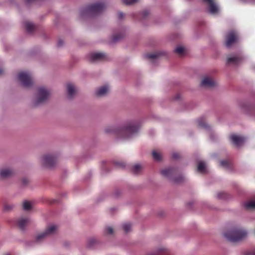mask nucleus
<instances>
[{
	"instance_id": "a211bd4d",
	"label": "nucleus",
	"mask_w": 255,
	"mask_h": 255,
	"mask_svg": "<svg viewBox=\"0 0 255 255\" xmlns=\"http://www.w3.org/2000/svg\"><path fill=\"white\" fill-rule=\"evenodd\" d=\"M198 125L200 128H204L206 130H207L209 133H210V127L206 124L205 119L204 118H200L198 121Z\"/></svg>"
},
{
	"instance_id": "c03bdc74",
	"label": "nucleus",
	"mask_w": 255,
	"mask_h": 255,
	"mask_svg": "<svg viewBox=\"0 0 255 255\" xmlns=\"http://www.w3.org/2000/svg\"><path fill=\"white\" fill-rule=\"evenodd\" d=\"M173 180L175 181V182H180L181 181V180H178V179H173Z\"/></svg>"
},
{
	"instance_id": "f3484780",
	"label": "nucleus",
	"mask_w": 255,
	"mask_h": 255,
	"mask_svg": "<svg viewBox=\"0 0 255 255\" xmlns=\"http://www.w3.org/2000/svg\"><path fill=\"white\" fill-rule=\"evenodd\" d=\"M105 54L101 52H95L90 55V59L92 61H96L102 60L105 57Z\"/></svg>"
},
{
	"instance_id": "2eb2a0df",
	"label": "nucleus",
	"mask_w": 255,
	"mask_h": 255,
	"mask_svg": "<svg viewBox=\"0 0 255 255\" xmlns=\"http://www.w3.org/2000/svg\"><path fill=\"white\" fill-rule=\"evenodd\" d=\"M109 91V87L107 85L102 86L96 91V95L98 97H103L106 95Z\"/></svg>"
},
{
	"instance_id": "423d86ee",
	"label": "nucleus",
	"mask_w": 255,
	"mask_h": 255,
	"mask_svg": "<svg viewBox=\"0 0 255 255\" xmlns=\"http://www.w3.org/2000/svg\"><path fill=\"white\" fill-rule=\"evenodd\" d=\"M39 162L44 167H52L56 163V158L52 154H46L40 157Z\"/></svg>"
},
{
	"instance_id": "c9c22d12",
	"label": "nucleus",
	"mask_w": 255,
	"mask_h": 255,
	"mask_svg": "<svg viewBox=\"0 0 255 255\" xmlns=\"http://www.w3.org/2000/svg\"><path fill=\"white\" fill-rule=\"evenodd\" d=\"M220 164L223 167H228L229 165V162L227 160H222L220 161Z\"/></svg>"
},
{
	"instance_id": "9d476101",
	"label": "nucleus",
	"mask_w": 255,
	"mask_h": 255,
	"mask_svg": "<svg viewBox=\"0 0 255 255\" xmlns=\"http://www.w3.org/2000/svg\"><path fill=\"white\" fill-rule=\"evenodd\" d=\"M14 170L10 167H4L0 169V179H5L14 174Z\"/></svg>"
},
{
	"instance_id": "f8f14e48",
	"label": "nucleus",
	"mask_w": 255,
	"mask_h": 255,
	"mask_svg": "<svg viewBox=\"0 0 255 255\" xmlns=\"http://www.w3.org/2000/svg\"><path fill=\"white\" fill-rule=\"evenodd\" d=\"M242 57L236 55H233L227 58V63L229 65H237L242 61Z\"/></svg>"
},
{
	"instance_id": "a18cd8bd",
	"label": "nucleus",
	"mask_w": 255,
	"mask_h": 255,
	"mask_svg": "<svg viewBox=\"0 0 255 255\" xmlns=\"http://www.w3.org/2000/svg\"><path fill=\"white\" fill-rule=\"evenodd\" d=\"M3 73V70L2 69H0V75H1Z\"/></svg>"
},
{
	"instance_id": "dca6fc26",
	"label": "nucleus",
	"mask_w": 255,
	"mask_h": 255,
	"mask_svg": "<svg viewBox=\"0 0 255 255\" xmlns=\"http://www.w3.org/2000/svg\"><path fill=\"white\" fill-rule=\"evenodd\" d=\"M30 222V219L28 218L21 217L17 220V225L21 230H24L25 227Z\"/></svg>"
},
{
	"instance_id": "f704fd0d",
	"label": "nucleus",
	"mask_w": 255,
	"mask_h": 255,
	"mask_svg": "<svg viewBox=\"0 0 255 255\" xmlns=\"http://www.w3.org/2000/svg\"><path fill=\"white\" fill-rule=\"evenodd\" d=\"M124 35L123 33L120 34V35H114L113 37V41L114 42H116L118 40L124 37Z\"/></svg>"
},
{
	"instance_id": "f257e3e1",
	"label": "nucleus",
	"mask_w": 255,
	"mask_h": 255,
	"mask_svg": "<svg viewBox=\"0 0 255 255\" xmlns=\"http://www.w3.org/2000/svg\"><path fill=\"white\" fill-rule=\"evenodd\" d=\"M139 128L138 122L130 121L121 126H108L105 128V132L109 134H115L124 139H128L134 136L138 132Z\"/></svg>"
},
{
	"instance_id": "e433bc0d",
	"label": "nucleus",
	"mask_w": 255,
	"mask_h": 255,
	"mask_svg": "<svg viewBox=\"0 0 255 255\" xmlns=\"http://www.w3.org/2000/svg\"><path fill=\"white\" fill-rule=\"evenodd\" d=\"M218 197L220 199L225 198V194L224 193H220L218 194Z\"/></svg>"
},
{
	"instance_id": "9b49d317",
	"label": "nucleus",
	"mask_w": 255,
	"mask_h": 255,
	"mask_svg": "<svg viewBox=\"0 0 255 255\" xmlns=\"http://www.w3.org/2000/svg\"><path fill=\"white\" fill-rule=\"evenodd\" d=\"M232 142L237 147L243 145L246 141V138L242 136L232 134L230 136Z\"/></svg>"
},
{
	"instance_id": "0eeeda50",
	"label": "nucleus",
	"mask_w": 255,
	"mask_h": 255,
	"mask_svg": "<svg viewBox=\"0 0 255 255\" xmlns=\"http://www.w3.org/2000/svg\"><path fill=\"white\" fill-rule=\"evenodd\" d=\"M57 230V227L54 224H50L46 228L43 233L38 234L35 239L36 242L40 243L46 237L49 235L54 234Z\"/></svg>"
},
{
	"instance_id": "473e14b6",
	"label": "nucleus",
	"mask_w": 255,
	"mask_h": 255,
	"mask_svg": "<svg viewBox=\"0 0 255 255\" xmlns=\"http://www.w3.org/2000/svg\"><path fill=\"white\" fill-rule=\"evenodd\" d=\"M137 0H123V1L125 4L130 5L135 3Z\"/></svg>"
},
{
	"instance_id": "aec40b11",
	"label": "nucleus",
	"mask_w": 255,
	"mask_h": 255,
	"mask_svg": "<svg viewBox=\"0 0 255 255\" xmlns=\"http://www.w3.org/2000/svg\"><path fill=\"white\" fill-rule=\"evenodd\" d=\"M24 26L27 32H32L35 28V26L32 23L26 21L24 23Z\"/></svg>"
},
{
	"instance_id": "58836bf2",
	"label": "nucleus",
	"mask_w": 255,
	"mask_h": 255,
	"mask_svg": "<svg viewBox=\"0 0 255 255\" xmlns=\"http://www.w3.org/2000/svg\"><path fill=\"white\" fill-rule=\"evenodd\" d=\"M63 44V41L61 39L59 40L57 42V45L58 46H61Z\"/></svg>"
},
{
	"instance_id": "c756f323",
	"label": "nucleus",
	"mask_w": 255,
	"mask_h": 255,
	"mask_svg": "<svg viewBox=\"0 0 255 255\" xmlns=\"http://www.w3.org/2000/svg\"><path fill=\"white\" fill-rule=\"evenodd\" d=\"M185 48L182 46H178L174 50L175 52L180 55H182L185 52Z\"/></svg>"
},
{
	"instance_id": "ea45409f",
	"label": "nucleus",
	"mask_w": 255,
	"mask_h": 255,
	"mask_svg": "<svg viewBox=\"0 0 255 255\" xmlns=\"http://www.w3.org/2000/svg\"><path fill=\"white\" fill-rule=\"evenodd\" d=\"M22 182L23 184L26 185L28 183V179H27L26 178H24L22 179Z\"/></svg>"
},
{
	"instance_id": "72a5a7b5",
	"label": "nucleus",
	"mask_w": 255,
	"mask_h": 255,
	"mask_svg": "<svg viewBox=\"0 0 255 255\" xmlns=\"http://www.w3.org/2000/svg\"><path fill=\"white\" fill-rule=\"evenodd\" d=\"M105 234L107 235H113L114 233L113 229L111 227H107L105 229Z\"/></svg>"
},
{
	"instance_id": "bb28decb",
	"label": "nucleus",
	"mask_w": 255,
	"mask_h": 255,
	"mask_svg": "<svg viewBox=\"0 0 255 255\" xmlns=\"http://www.w3.org/2000/svg\"><path fill=\"white\" fill-rule=\"evenodd\" d=\"M23 208L25 211H29L32 208V204L28 201H24L22 204Z\"/></svg>"
},
{
	"instance_id": "79ce46f5",
	"label": "nucleus",
	"mask_w": 255,
	"mask_h": 255,
	"mask_svg": "<svg viewBox=\"0 0 255 255\" xmlns=\"http://www.w3.org/2000/svg\"><path fill=\"white\" fill-rule=\"evenodd\" d=\"M116 164L117 166H121V167L124 166V164L122 163H116Z\"/></svg>"
},
{
	"instance_id": "4468645a",
	"label": "nucleus",
	"mask_w": 255,
	"mask_h": 255,
	"mask_svg": "<svg viewBox=\"0 0 255 255\" xmlns=\"http://www.w3.org/2000/svg\"><path fill=\"white\" fill-rule=\"evenodd\" d=\"M201 85L202 87L211 88L215 85V81L210 77H205L203 79Z\"/></svg>"
},
{
	"instance_id": "a19ab883",
	"label": "nucleus",
	"mask_w": 255,
	"mask_h": 255,
	"mask_svg": "<svg viewBox=\"0 0 255 255\" xmlns=\"http://www.w3.org/2000/svg\"><path fill=\"white\" fill-rule=\"evenodd\" d=\"M178 156H179V155L177 153H174L172 154V157L173 158H175V159L177 158L178 157Z\"/></svg>"
},
{
	"instance_id": "412c9836",
	"label": "nucleus",
	"mask_w": 255,
	"mask_h": 255,
	"mask_svg": "<svg viewBox=\"0 0 255 255\" xmlns=\"http://www.w3.org/2000/svg\"><path fill=\"white\" fill-rule=\"evenodd\" d=\"M161 53L159 52H155L153 53L147 54L145 55V57L151 60H156Z\"/></svg>"
},
{
	"instance_id": "b1692460",
	"label": "nucleus",
	"mask_w": 255,
	"mask_h": 255,
	"mask_svg": "<svg viewBox=\"0 0 255 255\" xmlns=\"http://www.w3.org/2000/svg\"><path fill=\"white\" fill-rule=\"evenodd\" d=\"M142 168L143 166L141 164H136L132 167V171L135 174H138L142 170Z\"/></svg>"
},
{
	"instance_id": "39448f33",
	"label": "nucleus",
	"mask_w": 255,
	"mask_h": 255,
	"mask_svg": "<svg viewBox=\"0 0 255 255\" xmlns=\"http://www.w3.org/2000/svg\"><path fill=\"white\" fill-rule=\"evenodd\" d=\"M17 79L22 86L24 87H30L33 84V79L31 74L25 71L19 73Z\"/></svg>"
},
{
	"instance_id": "f03ea898",
	"label": "nucleus",
	"mask_w": 255,
	"mask_h": 255,
	"mask_svg": "<svg viewBox=\"0 0 255 255\" xmlns=\"http://www.w3.org/2000/svg\"><path fill=\"white\" fill-rule=\"evenodd\" d=\"M247 231L240 227H233L224 234L226 239L233 243L243 240L247 237Z\"/></svg>"
},
{
	"instance_id": "7c9ffc66",
	"label": "nucleus",
	"mask_w": 255,
	"mask_h": 255,
	"mask_svg": "<svg viewBox=\"0 0 255 255\" xmlns=\"http://www.w3.org/2000/svg\"><path fill=\"white\" fill-rule=\"evenodd\" d=\"M243 255H255V248L252 249L246 250L243 253Z\"/></svg>"
},
{
	"instance_id": "4c0bfd02",
	"label": "nucleus",
	"mask_w": 255,
	"mask_h": 255,
	"mask_svg": "<svg viewBox=\"0 0 255 255\" xmlns=\"http://www.w3.org/2000/svg\"><path fill=\"white\" fill-rule=\"evenodd\" d=\"M124 14L123 12H119L118 13V17L119 19H122L124 17Z\"/></svg>"
},
{
	"instance_id": "ddd939ff",
	"label": "nucleus",
	"mask_w": 255,
	"mask_h": 255,
	"mask_svg": "<svg viewBox=\"0 0 255 255\" xmlns=\"http://www.w3.org/2000/svg\"><path fill=\"white\" fill-rule=\"evenodd\" d=\"M162 175L169 179H173V175L175 173V169L173 168H168L161 171Z\"/></svg>"
},
{
	"instance_id": "7ed1b4c3",
	"label": "nucleus",
	"mask_w": 255,
	"mask_h": 255,
	"mask_svg": "<svg viewBox=\"0 0 255 255\" xmlns=\"http://www.w3.org/2000/svg\"><path fill=\"white\" fill-rule=\"evenodd\" d=\"M50 96V93L49 90L44 87H39L33 100V105L34 107H38L44 104L48 100Z\"/></svg>"
},
{
	"instance_id": "a878e982",
	"label": "nucleus",
	"mask_w": 255,
	"mask_h": 255,
	"mask_svg": "<svg viewBox=\"0 0 255 255\" xmlns=\"http://www.w3.org/2000/svg\"><path fill=\"white\" fill-rule=\"evenodd\" d=\"M165 248L163 247L158 248L154 252L148 254L146 255H161V253L165 252Z\"/></svg>"
},
{
	"instance_id": "cd10ccee",
	"label": "nucleus",
	"mask_w": 255,
	"mask_h": 255,
	"mask_svg": "<svg viewBox=\"0 0 255 255\" xmlns=\"http://www.w3.org/2000/svg\"><path fill=\"white\" fill-rule=\"evenodd\" d=\"M123 228L124 232L128 233L131 231L132 226L131 224L128 223H125L123 225Z\"/></svg>"
},
{
	"instance_id": "1a4fd4ad",
	"label": "nucleus",
	"mask_w": 255,
	"mask_h": 255,
	"mask_svg": "<svg viewBox=\"0 0 255 255\" xmlns=\"http://www.w3.org/2000/svg\"><path fill=\"white\" fill-rule=\"evenodd\" d=\"M208 6L210 13L212 14H217L219 11V8L214 1V0H203Z\"/></svg>"
},
{
	"instance_id": "4be33fe9",
	"label": "nucleus",
	"mask_w": 255,
	"mask_h": 255,
	"mask_svg": "<svg viewBox=\"0 0 255 255\" xmlns=\"http://www.w3.org/2000/svg\"><path fill=\"white\" fill-rule=\"evenodd\" d=\"M245 207L248 210L255 209V201H250L244 204Z\"/></svg>"
},
{
	"instance_id": "5701e85b",
	"label": "nucleus",
	"mask_w": 255,
	"mask_h": 255,
	"mask_svg": "<svg viewBox=\"0 0 255 255\" xmlns=\"http://www.w3.org/2000/svg\"><path fill=\"white\" fill-rule=\"evenodd\" d=\"M197 170L199 172L204 173L206 172V164L203 161L199 162Z\"/></svg>"
},
{
	"instance_id": "393cba45",
	"label": "nucleus",
	"mask_w": 255,
	"mask_h": 255,
	"mask_svg": "<svg viewBox=\"0 0 255 255\" xmlns=\"http://www.w3.org/2000/svg\"><path fill=\"white\" fill-rule=\"evenodd\" d=\"M152 155L153 158L154 159V160L157 161H159L161 160V155L157 151L153 150L152 152Z\"/></svg>"
},
{
	"instance_id": "20e7f679",
	"label": "nucleus",
	"mask_w": 255,
	"mask_h": 255,
	"mask_svg": "<svg viewBox=\"0 0 255 255\" xmlns=\"http://www.w3.org/2000/svg\"><path fill=\"white\" fill-rule=\"evenodd\" d=\"M106 8V5L102 2H96L82 8L80 11L81 15L88 14L95 15L102 12Z\"/></svg>"
},
{
	"instance_id": "c85d7f7f",
	"label": "nucleus",
	"mask_w": 255,
	"mask_h": 255,
	"mask_svg": "<svg viewBox=\"0 0 255 255\" xmlns=\"http://www.w3.org/2000/svg\"><path fill=\"white\" fill-rule=\"evenodd\" d=\"M98 243V241L95 238H90L88 241V246L90 248L93 247Z\"/></svg>"
},
{
	"instance_id": "6ab92c4d",
	"label": "nucleus",
	"mask_w": 255,
	"mask_h": 255,
	"mask_svg": "<svg viewBox=\"0 0 255 255\" xmlns=\"http://www.w3.org/2000/svg\"><path fill=\"white\" fill-rule=\"evenodd\" d=\"M68 96L69 98H72L76 92V89L74 85L68 84L67 85Z\"/></svg>"
},
{
	"instance_id": "2f4dec72",
	"label": "nucleus",
	"mask_w": 255,
	"mask_h": 255,
	"mask_svg": "<svg viewBox=\"0 0 255 255\" xmlns=\"http://www.w3.org/2000/svg\"><path fill=\"white\" fill-rule=\"evenodd\" d=\"M14 207V205L12 204H6L4 206V210L9 211L11 210Z\"/></svg>"
},
{
	"instance_id": "37998d69",
	"label": "nucleus",
	"mask_w": 255,
	"mask_h": 255,
	"mask_svg": "<svg viewBox=\"0 0 255 255\" xmlns=\"http://www.w3.org/2000/svg\"><path fill=\"white\" fill-rule=\"evenodd\" d=\"M148 14V12L147 11H144L143 12V16H146Z\"/></svg>"
},
{
	"instance_id": "6e6552de",
	"label": "nucleus",
	"mask_w": 255,
	"mask_h": 255,
	"mask_svg": "<svg viewBox=\"0 0 255 255\" xmlns=\"http://www.w3.org/2000/svg\"><path fill=\"white\" fill-rule=\"evenodd\" d=\"M238 37L237 33L234 31H230L227 36L226 41V46L228 48H230L233 44L237 41Z\"/></svg>"
}]
</instances>
